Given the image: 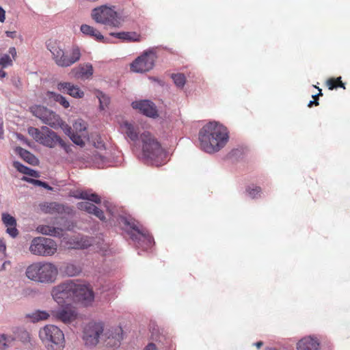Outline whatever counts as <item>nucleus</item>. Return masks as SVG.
I'll use <instances>...</instances> for the list:
<instances>
[{"label": "nucleus", "instance_id": "f257e3e1", "mask_svg": "<svg viewBox=\"0 0 350 350\" xmlns=\"http://www.w3.org/2000/svg\"><path fill=\"white\" fill-rule=\"evenodd\" d=\"M228 138L227 129L216 122L206 124L199 133L200 148L208 153L220 150L225 146Z\"/></svg>", "mask_w": 350, "mask_h": 350}, {"label": "nucleus", "instance_id": "f03ea898", "mask_svg": "<svg viewBox=\"0 0 350 350\" xmlns=\"http://www.w3.org/2000/svg\"><path fill=\"white\" fill-rule=\"evenodd\" d=\"M25 275L33 282L52 284L56 280L58 269L55 264L50 262H36L27 267Z\"/></svg>", "mask_w": 350, "mask_h": 350}, {"label": "nucleus", "instance_id": "7ed1b4c3", "mask_svg": "<svg viewBox=\"0 0 350 350\" xmlns=\"http://www.w3.org/2000/svg\"><path fill=\"white\" fill-rule=\"evenodd\" d=\"M139 138L142 142L143 159L156 166L162 165L165 154L159 142L148 131L142 133Z\"/></svg>", "mask_w": 350, "mask_h": 350}, {"label": "nucleus", "instance_id": "20e7f679", "mask_svg": "<svg viewBox=\"0 0 350 350\" xmlns=\"http://www.w3.org/2000/svg\"><path fill=\"white\" fill-rule=\"evenodd\" d=\"M48 49L52 54L53 59L59 67L66 68L71 66L79 61L81 53L77 46H72L69 51H64L55 42H49L47 44Z\"/></svg>", "mask_w": 350, "mask_h": 350}, {"label": "nucleus", "instance_id": "39448f33", "mask_svg": "<svg viewBox=\"0 0 350 350\" xmlns=\"http://www.w3.org/2000/svg\"><path fill=\"white\" fill-rule=\"evenodd\" d=\"M28 133L37 142L49 147L53 148L57 144H59L68 152L70 147L62 140L54 131L50 130L46 126H42L41 130L30 126L28 128Z\"/></svg>", "mask_w": 350, "mask_h": 350}, {"label": "nucleus", "instance_id": "423d86ee", "mask_svg": "<svg viewBox=\"0 0 350 350\" xmlns=\"http://www.w3.org/2000/svg\"><path fill=\"white\" fill-rule=\"evenodd\" d=\"M125 230L130 235L131 239L142 247H148L153 243V237L149 232L140 226L138 222L133 219H122Z\"/></svg>", "mask_w": 350, "mask_h": 350}, {"label": "nucleus", "instance_id": "0eeeda50", "mask_svg": "<svg viewBox=\"0 0 350 350\" xmlns=\"http://www.w3.org/2000/svg\"><path fill=\"white\" fill-rule=\"evenodd\" d=\"M92 18L98 23L118 27L121 25L117 12L112 8L103 5L93 10Z\"/></svg>", "mask_w": 350, "mask_h": 350}, {"label": "nucleus", "instance_id": "6e6552de", "mask_svg": "<svg viewBox=\"0 0 350 350\" xmlns=\"http://www.w3.org/2000/svg\"><path fill=\"white\" fill-rule=\"evenodd\" d=\"M57 250L56 243L45 237L34 238L31 243L29 251L34 255L48 256L55 254Z\"/></svg>", "mask_w": 350, "mask_h": 350}, {"label": "nucleus", "instance_id": "1a4fd4ad", "mask_svg": "<svg viewBox=\"0 0 350 350\" xmlns=\"http://www.w3.org/2000/svg\"><path fill=\"white\" fill-rule=\"evenodd\" d=\"M30 111L33 116L40 119L43 123L53 128L62 125V120L55 112L41 105H34L30 107Z\"/></svg>", "mask_w": 350, "mask_h": 350}, {"label": "nucleus", "instance_id": "9d476101", "mask_svg": "<svg viewBox=\"0 0 350 350\" xmlns=\"http://www.w3.org/2000/svg\"><path fill=\"white\" fill-rule=\"evenodd\" d=\"M39 337L43 342L46 344L62 345L65 341L63 332L53 325H47L41 328L39 332Z\"/></svg>", "mask_w": 350, "mask_h": 350}, {"label": "nucleus", "instance_id": "9b49d317", "mask_svg": "<svg viewBox=\"0 0 350 350\" xmlns=\"http://www.w3.org/2000/svg\"><path fill=\"white\" fill-rule=\"evenodd\" d=\"M74 282L70 281L53 287L51 294L54 300L59 305H66L73 300Z\"/></svg>", "mask_w": 350, "mask_h": 350}, {"label": "nucleus", "instance_id": "f8f14e48", "mask_svg": "<svg viewBox=\"0 0 350 350\" xmlns=\"http://www.w3.org/2000/svg\"><path fill=\"white\" fill-rule=\"evenodd\" d=\"M104 331L101 323L90 322L84 327L83 340L88 347L96 346L99 342V338Z\"/></svg>", "mask_w": 350, "mask_h": 350}, {"label": "nucleus", "instance_id": "ddd939ff", "mask_svg": "<svg viewBox=\"0 0 350 350\" xmlns=\"http://www.w3.org/2000/svg\"><path fill=\"white\" fill-rule=\"evenodd\" d=\"M155 55L152 52H145L131 64V70L135 72H145L151 70L154 64Z\"/></svg>", "mask_w": 350, "mask_h": 350}, {"label": "nucleus", "instance_id": "4468645a", "mask_svg": "<svg viewBox=\"0 0 350 350\" xmlns=\"http://www.w3.org/2000/svg\"><path fill=\"white\" fill-rule=\"evenodd\" d=\"M73 288L74 301H81L85 305L92 303L94 298V292L89 285L75 283Z\"/></svg>", "mask_w": 350, "mask_h": 350}, {"label": "nucleus", "instance_id": "2eb2a0df", "mask_svg": "<svg viewBox=\"0 0 350 350\" xmlns=\"http://www.w3.org/2000/svg\"><path fill=\"white\" fill-rule=\"evenodd\" d=\"M51 317L56 321L68 324L76 319L77 312L73 306L66 304L58 310H51Z\"/></svg>", "mask_w": 350, "mask_h": 350}, {"label": "nucleus", "instance_id": "dca6fc26", "mask_svg": "<svg viewBox=\"0 0 350 350\" xmlns=\"http://www.w3.org/2000/svg\"><path fill=\"white\" fill-rule=\"evenodd\" d=\"M131 105L133 109H138L146 116L154 118L158 116L154 104L149 100L135 101Z\"/></svg>", "mask_w": 350, "mask_h": 350}, {"label": "nucleus", "instance_id": "f3484780", "mask_svg": "<svg viewBox=\"0 0 350 350\" xmlns=\"http://www.w3.org/2000/svg\"><path fill=\"white\" fill-rule=\"evenodd\" d=\"M94 73L93 66L90 63L80 64L72 69L70 74L77 79H88Z\"/></svg>", "mask_w": 350, "mask_h": 350}, {"label": "nucleus", "instance_id": "a211bd4d", "mask_svg": "<svg viewBox=\"0 0 350 350\" xmlns=\"http://www.w3.org/2000/svg\"><path fill=\"white\" fill-rule=\"evenodd\" d=\"M57 90L76 98H81L84 96L83 91H82L78 85L69 82L59 83L57 84Z\"/></svg>", "mask_w": 350, "mask_h": 350}, {"label": "nucleus", "instance_id": "6ab92c4d", "mask_svg": "<svg viewBox=\"0 0 350 350\" xmlns=\"http://www.w3.org/2000/svg\"><path fill=\"white\" fill-rule=\"evenodd\" d=\"M2 221L7 227L6 232L13 238L18 234V231L16 229V219L7 213H3Z\"/></svg>", "mask_w": 350, "mask_h": 350}, {"label": "nucleus", "instance_id": "aec40b11", "mask_svg": "<svg viewBox=\"0 0 350 350\" xmlns=\"http://www.w3.org/2000/svg\"><path fill=\"white\" fill-rule=\"evenodd\" d=\"M319 342L314 338L304 337L297 343V350H319Z\"/></svg>", "mask_w": 350, "mask_h": 350}, {"label": "nucleus", "instance_id": "412c9836", "mask_svg": "<svg viewBox=\"0 0 350 350\" xmlns=\"http://www.w3.org/2000/svg\"><path fill=\"white\" fill-rule=\"evenodd\" d=\"M39 232L42 234L56 237H61L64 234V230L61 228H55L49 225H41L37 228Z\"/></svg>", "mask_w": 350, "mask_h": 350}, {"label": "nucleus", "instance_id": "4be33fe9", "mask_svg": "<svg viewBox=\"0 0 350 350\" xmlns=\"http://www.w3.org/2000/svg\"><path fill=\"white\" fill-rule=\"evenodd\" d=\"M9 54H3L0 57V66L3 68L11 66L13 64V60H15L17 53L15 47H10L9 49Z\"/></svg>", "mask_w": 350, "mask_h": 350}, {"label": "nucleus", "instance_id": "5701e85b", "mask_svg": "<svg viewBox=\"0 0 350 350\" xmlns=\"http://www.w3.org/2000/svg\"><path fill=\"white\" fill-rule=\"evenodd\" d=\"M77 199H83L91 201L96 204H100L101 199L96 193H90L88 191H77L73 195Z\"/></svg>", "mask_w": 350, "mask_h": 350}, {"label": "nucleus", "instance_id": "b1692460", "mask_svg": "<svg viewBox=\"0 0 350 350\" xmlns=\"http://www.w3.org/2000/svg\"><path fill=\"white\" fill-rule=\"evenodd\" d=\"M42 210L46 213H62L65 212V207L57 202H46L41 206Z\"/></svg>", "mask_w": 350, "mask_h": 350}, {"label": "nucleus", "instance_id": "393cba45", "mask_svg": "<svg viewBox=\"0 0 350 350\" xmlns=\"http://www.w3.org/2000/svg\"><path fill=\"white\" fill-rule=\"evenodd\" d=\"M81 31L83 34L89 36L96 40L102 41L104 39L103 36L99 31L88 25H82L81 26Z\"/></svg>", "mask_w": 350, "mask_h": 350}, {"label": "nucleus", "instance_id": "a878e982", "mask_svg": "<svg viewBox=\"0 0 350 350\" xmlns=\"http://www.w3.org/2000/svg\"><path fill=\"white\" fill-rule=\"evenodd\" d=\"M111 36H115L121 40H127L129 42H139L141 41V36L136 32H119L111 33Z\"/></svg>", "mask_w": 350, "mask_h": 350}, {"label": "nucleus", "instance_id": "bb28decb", "mask_svg": "<svg viewBox=\"0 0 350 350\" xmlns=\"http://www.w3.org/2000/svg\"><path fill=\"white\" fill-rule=\"evenodd\" d=\"M66 133L70 136L71 140L77 145L81 146L85 145L84 139L87 137L88 135L75 133L74 131H72L71 127H68V129L66 131Z\"/></svg>", "mask_w": 350, "mask_h": 350}, {"label": "nucleus", "instance_id": "cd10ccee", "mask_svg": "<svg viewBox=\"0 0 350 350\" xmlns=\"http://www.w3.org/2000/svg\"><path fill=\"white\" fill-rule=\"evenodd\" d=\"M14 166L15 168L17 169V170L24 174H26V175H28V176H32V177H35V178H38L40 176L39 175V173L23 164H21V163L19 162H14Z\"/></svg>", "mask_w": 350, "mask_h": 350}, {"label": "nucleus", "instance_id": "c85d7f7f", "mask_svg": "<svg viewBox=\"0 0 350 350\" xmlns=\"http://www.w3.org/2000/svg\"><path fill=\"white\" fill-rule=\"evenodd\" d=\"M51 316V312L49 313L43 310H36L28 315V317L31 319L33 322H38L40 321L46 320Z\"/></svg>", "mask_w": 350, "mask_h": 350}, {"label": "nucleus", "instance_id": "c756f323", "mask_svg": "<svg viewBox=\"0 0 350 350\" xmlns=\"http://www.w3.org/2000/svg\"><path fill=\"white\" fill-rule=\"evenodd\" d=\"M64 272L66 275L73 277L81 272V268L75 264L67 263L64 267Z\"/></svg>", "mask_w": 350, "mask_h": 350}, {"label": "nucleus", "instance_id": "7c9ffc66", "mask_svg": "<svg viewBox=\"0 0 350 350\" xmlns=\"http://www.w3.org/2000/svg\"><path fill=\"white\" fill-rule=\"evenodd\" d=\"M124 127L125 128V133L127 137H129L132 141L135 142L138 139V131L133 125L126 122L124 123Z\"/></svg>", "mask_w": 350, "mask_h": 350}, {"label": "nucleus", "instance_id": "2f4dec72", "mask_svg": "<svg viewBox=\"0 0 350 350\" xmlns=\"http://www.w3.org/2000/svg\"><path fill=\"white\" fill-rule=\"evenodd\" d=\"M341 79V77H338L337 78H329L326 81L325 84L327 86L328 89L330 90L336 89L338 88H342L343 89H345V84L342 83Z\"/></svg>", "mask_w": 350, "mask_h": 350}, {"label": "nucleus", "instance_id": "473e14b6", "mask_svg": "<svg viewBox=\"0 0 350 350\" xmlns=\"http://www.w3.org/2000/svg\"><path fill=\"white\" fill-rule=\"evenodd\" d=\"M20 155L25 161L30 164L33 165L38 161L36 157L33 154L25 149L21 148Z\"/></svg>", "mask_w": 350, "mask_h": 350}, {"label": "nucleus", "instance_id": "72a5a7b5", "mask_svg": "<svg viewBox=\"0 0 350 350\" xmlns=\"http://www.w3.org/2000/svg\"><path fill=\"white\" fill-rule=\"evenodd\" d=\"M77 207L79 210L92 214L94 210H95L96 206L89 202H80L77 203Z\"/></svg>", "mask_w": 350, "mask_h": 350}, {"label": "nucleus", "instance_id": "f704fd0d", "mask_svg": "<svg viewBox=\"0 0 350 350\" xmlns=\"http://www.w3.org/2000/svg\"><path fill=\"white\" fill-rule=\"evenodd\" d=\"M172 79L175 85L180 88H183L186 83V77L185 75L182 73L172 74Z\"/></svg>", "mask_w": 350, "mask_h": 350}, {"label": "nucleus", "instance_id": "c9c22d12", "mask_svg": "<svg viewBox=\"0 0 350 350\" xmlns=\"http://www.w3.org/2000/svg\"><path fill=\"white\" fill-rule=\"evenodd\" d=\"M75 133L88 135L86 131V124L81 120L76 121L73 124V131Z\"/></svg>", "mask_w": 350, "mask_h": 350}, {"label": "nucleus", "instance_id": "e433bc0d", "mask_svg": "<svg viewBox=\"0 0 350 350\" xmlns=\"http://www.w3.org/2000/svg\"><path fill=\"white\" fill-rule=\"evenodd\" d=\"M14 340L11 336H7L5 334L0 335V349L5 350L9 346V345Z\"/></svg>", "mask_w": 350, "mask_h": 350}, {"label": "nucleus", "instance_id": "4c0bfd02", "mask_svg": "<svg viewBox=\"0 0 350 350\" xmlns=\"http://www.w3.org/2000/svg\"><path fill=\"white\" fill-rule=\"evenodd\" d=\"M51 98H53L54 100L59 103L62 107L64 108H68L70 106L69 102L66 99L64 96L61 94L51 92Z\"/></svg>", "mask_w": 350, "mask_h": 350}, {"label": "nucleus", "instance_id": "58836bf2", "mask_svg": "<svg viewBox=\"0 0 350 350\" xmlns=\"http://www.w3.org/2000/svg\"><path fill=\"white\" fill-rule=\"evenodd\" d=\"M246 191L252 198L254 199L262 192V189L259 186L252 185L246 188Z\"/></svg>", "mask_w": 350, "mask_h": 350}, {"label": "nucleus", "instance_id": "ea45409f", "mask_svg": "<svg viewBox=\"0 0 350 350\" xmlns=\"http://www.w3.org/2000/svg\"><path fill=\"white\" fill-rule=\"evenodd\" d=\"M23 180H25L26 182H28L29 183H31V184H33L34 185H37V186H41L45 189H51L52 188L45 182H42L40 180H36V179H33V178H28L27 176H23L22 178H21Z\"/></svg>", "mask_w": 350, "mask_h": 350}, {"label": "nucleus", "instance_id": "a19ab883", "mask_svg": "<svg viewBox=\"0 0 350 350\" xmlns=\"http://www.w3.org/2000/svg\"><path fill=\"white\" fill-rule=\"evenodd\" d=\"M77 247L81 249H85L92 245L91 241L88 237H81L77 241Z\"/></svg>", "mask_w": 350, "mask_h": 350}, {"label": "nucleus", "instance_id": "79ce46f5", "mask_svg": "<svg viewBox=\"0 0 350 350\" xmlns=\"http://www.w3.org/2000/svg\"><path fill=\"white\" fill-rule=\"evenodd\" d=\"M314 88H317L319 92L317 94L312 96V98L314 99V101H310L309 103L308 104V107H312V105H314L315 106H318L319 105V97L323 95L321 92V89H320L319 87L316 85H314Z\"/></svg>", "mask_w": 350, "mask_h": 350}, {"label": "nucleus", "instance_id": "37998d69", "mask_svg": "<svg viewBox=\"0 0 350 350\" xmlns=\"http://www.w3.org/2000/svg\"><path fill=\"white\" fill-rule=\"evenodd\" d=\"M92 214L94 215L96 217H97L101 221L105 220V217L103 211L102 210H100L99 208H98L97 206L95 207V210H94Z\"/></svg>", "mask_w": 350, "mask_h": 350}, {"label": "nucleus", "instance_id": "c03bdc74", "mask_svg": "<svg viewBox=\"0 0 350 350\" xmlns=\"http://www.w3.org/2000/svg\"><path fill=\"white\" fill-rule=\"evenodd\" d=\"M5 251H6L5 244L3 242L0 241V258L1 259H3V258H5L6 256Z\"/></svg>", "mask_w": 350, "mask_h": 350}, {"label": "nucleus", "instance_id": "a18cd8bd", "mask_svg": "<svg viewBox=\"0 0 350 350\" xmlns=\"http://www.w3.org/2000/svg\"><path fill=\"white\" fill-rule=\"evenodd\" d=\"M21 336H20V339L23 342H27V341L30 340L29 334L27 331H25V330L21 331Z\"/></svg>", "mask_w": 350, "mask_h": 350}, {"label": "nucleus", "instance_id": "49530a36", "mask_svg": "<svg viewBox=\"0 0 350 350\" xmlns=\"http://www.w3.org/2000/svg\"><path fill=\"white\" fill-rule=\"evenodd\" d=\"M100 105V107L102 109L104 108V105H107L109 102V98L106 97L105 96H102L100 98H99Z\"/></svg>", "mask_w": 350, "mask_h": 350}, {"label": "nucleus", "instance_id": "de8ad7c7", "mask_svg": "<svg viewBox=\"0 0 350 350\" xmlns=\"http://www.w3.org/2000/svg\"><path fill=\"white\" fill-rule=\"evenodd\" d=\"M5 19V12L3 9L0 7V22H3Z\"/></svg>", "mask_w": 350, "mask_h": 350}, {"label": "nucleus", "instance_id": "09e8293b", "mask_svg": "<svg viewBox=\"0 0 350 350\" xmlns=\"http://www.w3.org/2000/svg\"><path fill=\"white\" fill-rule=\"evenodd\" d=\"M144 350H157V348L154 343H149Z\"/></svg>", "mask_w": 350, "mask_h": 350}, {"label": "nucleus", "instance_id": "8fccbe9b", "mask_svg": "<svg viewBox=\"0 0 350 350\" xmlns=\"http://www.w3.org/2000/svg\"><path fill=\"white\" fill-rule=\"evenodd\" d=\"M10 261H5V262L3 263V265H2V266H1V269H0V270H1V271L5 270V266H6L7 265H10Z\"/></svg>", "mask_w": 350, "mask_h": 350}, {"label": "nucleus", "instance_id": "3c124183", "mask_svg": "<svg viewBox=\"0 0 350 350\" xmlns=\"http://www.w3.org/2000/svg\"><path fill=\"white\" fill-rule=\"evenodd\" d=\"M6 76H7V73L3 69H0V77L4 78Z\"/></svg>", "mask_w": 350, "mask_h": 350}, {"label": "nucleus", "instance_id": "603ef678", "mask_svg": "<svg viewBox=\"0 0 350 350\" xmlns=\"http://www.w3.org/2000/svg\"><path fill=\"white\" fill-rule=\"evenodd\" d=\"M254 345L258 348V349H260L262 345H263V342L262 341H258L256 343H254Z\"/></svg>", "mask_w": 350, "mask_h": 350}, {"label": "nucleus", "instance_id": "864d4df0", "mask_svg": "<svg viewBox=\"0 0 350 350\" xmlns=\"http://www.w3.org/2000/svg\"><path fill=\"white\" fill-rule=\"evenodd\" d=\"M12 32L6 31V34H7L8 36H12Z\"/></svg>", "mask_w": 350, "mask_h": 350}, {"label": "nucleus", "instance_id": "5fc2aeb1", "mask_svg": "<svg viewBox=\"0 0 350 350\" xmlns=\"http://www.w3.org/2000/svg\"><path fill=\"white\" fill-rule=\"evenodd\" d=\"M120 339H122V336H120L119 334L118 335L117 340L119 341Z\"/></svg>", "mask_w": 350, "mask_h": 350}, {"label": "nucleus", "instance_id": "6e6d98bb", "mask_svg": "<svg viewBox=\"0 0 350 350\" xmlns=\"http://www.w3.org/2000/svg\"><path fill=\"white\" fill-rule=\"evenodd\" d=\"M266 350H277L275 348H267Z\"/></svg>", "mask_w": 350, "mask_h": 350}, {"label": "nucleus", "instance_id": "4d7b16f0", "mask_svg": "<svg viewBox=\"0 0 350 350\" xmlns=\"http://www.w3.org/2000/svg\"><path fill=\"white\" fill-rule=\"evenodd\" d=\"M116 331H118V332H122V329L120 327L116 329Z\"/></svg>", "mask_w": 350, "mask_h": 350}]
</instances>
